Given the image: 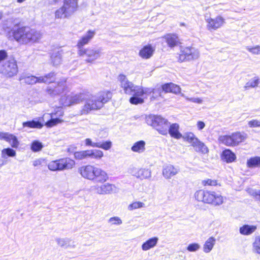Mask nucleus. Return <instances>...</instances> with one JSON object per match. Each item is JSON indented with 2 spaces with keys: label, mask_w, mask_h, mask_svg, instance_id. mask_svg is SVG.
<instances>
[{
  "label": "nucleus",
  "mask_w": 260,
  "mask_h": 260,
  "mask_svg": "<svg viewBox=\"0 0 260 260\" xmlns=\"http://www.w3.org/2000/svg\"><path fill=\"white\" fill-rule=\"evenodd\" d=\"M75 165L74 160L66 157L50 161L48 165V168L52 171H60L71 169Z\"/></svg>",
  "instance_id": "obj_8"
},
{
  "label": "nucleus",
  "mask_w": 260,
  "mask_h": 260,
  "mask_svg": "<svg viewBox=\"0 0 260 260\" xmlns=\"http://www.w3.org/2000/svg\"><path fill=\"white\" fill-rule=\"evenodd\" d=\"M112 98V93L109 91H101L95 95L85 98L84 93H80L68 95L61 98V104L64 106H70L78 104L83 100H85L84 106L80 110L81 115H87L91 111L102 108L104 105L108 102Z\"/></svg>",
  "instance_id": "obj_1"
},
{
  "label": "nucleus",
  "mask_w": 260,
  "mask_h": 260,
  "mask_svg": "<svg viewBox=\"0 0 260 260\" xmlns=\"http://www.w3.org/2000/svg\"><path fill=\"white\" fill-rule=\"evenodd\" d=\"M162 89L165 92L179 93L180 88L179 86L172 83H166L162 86Z\"/></svg>",
  "instance_id": "obj_26"
},
{
  "label": "nucleus",
  "mask_w": 260,
  "mask_h": 260,
  "mask_svg": "<svg viewBox=\"0 0 260 260\" xmlns=\"http://www.w3.org/2000/svg\"><path fill=\"white\" fill-rule=\"evenodd\" d=\"M132 95H133V96L129 99V102L132 104L137 105L144 102V100L141 98L142 95H138L135 94H132Z\"/></svg>",
  "instance_id": "obj_43"
},
{
  "label": "nucleus",
  "mask_w": 260,
  "mask_h": 260,
  "mask_svg": "<svg viewBox=\"0 0 260 260\" xmlns=\"http://www.w3.org/2000/svg\"><path fill=\"white\" fill-rule=\"evenodd\" d=\"M18 66L16 60L10 58L0 63V73L7 77H12L17 74Z\"/></svg>",
  "instance_id": "obj_9"
},
{
  "label": "nucleus",
  "mask_w": 260,
  "mask_h": 260,
  "mask_svg": "<svg viewBox=\"0 0 260 260\" xmlns=\"http://www.w3.org/2000/svg\"><path fill=\"white\" fill-rule=\"evenodd\" d=\"M163 38L170 48H173L180 43L178 37L175 34H168L165 35Z\"/></svg>",
  "instance_id": "obj_20"
},
{
  "label": "nucleus",
  "mask_w": 260,
  "mask_h": 260,
  "mask_svg": "<svg viewBox=\"0 0 260 260\" xmlns=\"http://www.w3.org/2000/svg\"><path fill=\"white\" fill-rule=\"evenodd\" d=\"M183 96L188 101L192 102L193 103L201 104L202 103V100L199 98H188L184 95Z\"/></svg>",
  "instance_id": "obj_53"
},
{
  "label": "nucleus",
  "mask_w": 260,
  "mask_h": 260,
  "mask_svg": "<svg viewBox=\"0 0 260 260\" xmlns=\"http://www.w3.org/2000/svg\"><path fill=\"white\" fill-rule=\"evenodd\" d=\"M79 0H63L62 5L54 13L55 19H69L78 9Z\"/></svg>",
  "instance_id": "obj_5"
},
{
  "label": "nucleus",
  "mask_w": 260,
  "mask_h": 260,
  "mask_svg": "<svg viewBox=\"0 0 260 260\" xmlns=\"http://www.w3.org/2000/svg\"><path fill=\"white\" fill-rule=\"evenodd\" d=\"M200 245L197 243H192L189 244L186 248V249L189 252H196L200 248Z\"/></svg>",
  "instance_id": "obj_45"
},
{
  "label": "nucleus",
  "mask_w": 260,
  "mask_h": 260,
  "mask_svg": "<svg viewBox=\"0 0 260 260\" xmlns=\"http://www.w3.org/2000/svg\"><path fill=\"white\" fill-rule=\"evenodd\" d=\"M253 250L257 253L260 252V237L256 236L253 243Z\"/></svg>",
  "instance_id": "obj_44"
},
{
  "label": "nucleus",
  "mask_w": 260,
  "mask_h": 260,
  "mask_svg": "<svg viewBox=\"0 0 260 260\" xmlns=\"http://www.w3.org/2000/svg\"><path fill=\"white\" fill-rule=\"evenodd\" d=\"M256 229V226L245 224L240 228V233L243 235H249L253 233Z\"/></svg>",
  "instance_id": "obj_30"
},
{
  "label": "nucleus",
  "mask_w": 260,
  "mask_h": 260,
  "mask_svg": "<svg viewBox=\"0 0 260 260\" xmlns=\"http://www.w3.org/2000/svg\"><path fill=\"white\" fill-rule=\"evenodd\" d=\"M146 123L154 128L159 134H168L170 122L160 116L150 115L146 117Z\"/></svg>",
  "instance_id": "obj_6"
},
{
  "label": "nucleus",
  "mask_w": 260,
  "mask_h": 260,
  "mask_svg": "<svg viewBox=\"0 0 260 260\" xmlns=\"http://www.w3.org/2000/svg\"><path fill=\"white\" fill-rule=\"evenodd\" d=\"M12 34L14 39L17 42L23 44L36 42L42 36L40 31L26 26L14 29L12 31Z\"/></svg>",
  "instance_id": "obj_2"
},
{
  "label": "nucleus",
  "mask_w": 260,
  "mask_h": 260,
  "mask_svg": "<svg viewBox=\"0 0 260 260\" xmlns=\"http://www.w3.org/2000/svg\"><path fill=\"white\" fill-rule=\"evenodd\" d=\"M145 142L143 140L139 141L134 144L131 147V150L135 152L141 153L145 150Z\"/></svg>",
  "instance_id": "obj_29"
},
{
  "label": "nucleus",
  "mask_w": 260,
  "mask_h": 260,
  "mask_svg": "<svg viewBox=\"0 0 260 260\" xmlns=\"http://www.w3.org/2000/svg\"><path fill=\"white\" fill-rule=\"evenodd\" d=\"M51 61L54 66H58L61 61V53L59 51L54 52L51 56Z\"/></svg>",
  "instance_id": "obj_34"
},
{
  "label": "nucleus",
  "mask_w": 260,
  "mask_h": 260,
  "mask_svg": "<svg viewBox=\"0 0 260 260\" xmlns=\"http://www.w3.org/2000/svg\"><path fill=\"white\" fill-rule=\"evenodd\" d=\"M245 139V136L240 132H236L231 135L220 136L218 140L220 143L228 146H234L238 145Z\"/></svg>",
  "instance_id": "obj_12"
},
{
  "label": "nucleus",
  "mask_w": 260,
  "mask_h": 260,
  "mask_svg": "<svg viewBox=\"0 0 260 260\" xmlns=\"http://www.w3.org/2000/svg\"><path fill=\"white\" fill-rule=\"evenodd\" d=\"M5 134V133H4V132L0 133V140H4Z\"/></svg>",
  "instance_id": "obj_60"
},
{
  "label": "nucleus",
  "mask_w": 260,
  "mask_h": 260,
  "mask_svg": "<svg viewBox=\"0 0 260 260\" xmlns=\"http://www.w3.org/2000/svg\"><path fill=\"white\" fill-rule=\"evenodd\" d=\"M57 113H52L51 115V118L50 120L47 121L45 123V125L48 127H51L53 126L56 125V124L61 123L62 120L59 119V118H53V117Z\"/></svg>",
  "instance_id": "obj_35"
},
{
  "label": "nucleus",
  "mask_w": 260,
  "mask_h": 260,
  "mask_svg": "<svg viewBox=\"0 0 260 260\" xmlns=\"http://www.w3.org/2000/svg\"><path fill=\"white\" fill-rule=\"evenodd\" d=\"M108 222L112 225H119L122 224V220L117 216L111 217L108 220Z\"/></svg>",
  "instance_id": "obj_46"
},
{
  "label": "nucleus",
  "mask_w": 260,
  "mask_h": 260,
  "mask_svg": "<svg viewBox=\"0 0 260 260\" xmlns=\"http://www.w3.org/2000/svg\"><path fill=\"white\" fill-rule=\"evenodd\" d=\"M246 49L253 54H260V46L257 45L253 47H250L247 46Z\"/></svg>",
  "instance_id": "obj_48"
},
{
  "label": "nucleus",
  "mask_w": 260,
  "mask_h": 260,
  "mask_svg": "<svg viewBox=\"0 0 260 260\" xmlns=\"http://www.w3.org/2000/svg\"><path fill=\"white\" fill-rule=\"evenodd\" d=\"M88 158L100 159L104 155L103 151L98 149L88 150Z\"/></svg>",
  "instance_id": "obj_33"
},
{
  "label": "nucleus",
  "mask_w": 260,
  "mask_h": 260,
  "mask_svg": "<svg viewBox=\"0 0 260 260\" xmlns=\"http://www.w3.org/2000/svg\"><path fill=\"white\" fill-rule=\"evenodd\" d=\"M203 184L205 185H208L210 186H215L217 185V181L215 180H211L208 179L203 181Z\"/></svg>",
  "instance_id": "obj_52"
},
{
  "label": "nucleus",
  "mask_w": 260,
  "mask_h": 260,
  "mask_svg": "<svg viewBox=\"0 0 260 260\" xmlns=\"http://www.w3.org/2000/svg\"><path fill=\"white\" fill-rule=\"evenodd\" d=\"M85 145L86 146H90L92 147H97L98 142H93L89 138H86L85 140Z\"/></svg>",
  "instance_id": "obj_51"
},
{
  "label": "nucleus",
  "mask_w": 260,
  "mask_h": 260,
  "mask_svg": "<svg viewBox=\"0 0 260 260\" xmlns=\"http://www.w3.org/2000/svg\"><path fill=\"white\" fill-rule=\"evenodd\" d=\"M5 158H0V167H2L4 165H5L7 163V160L5 159Z\"/></svg>",
  "instance_id": "obj_57"
},
{
  "label": "nucleus",
  "mask_w": 260,
  "mask_h": 260,
  "mask_svg": "<svg viewBox=\"0 0 260 260\" xmlns=\"http://www.w3.org/2000/svg\"><path fill=\"white\" fill-rule=\"evenodd\" d=\"M206 22L207 29L212 31L221 27L225 23V19L221 16H217L214 18H206Z\"/></svg>",
  "instance_id": "obj_16"
},
{
  "label": "nucleus",
  "mask_w": 260,
  "mask_h": 260,
  "mask_svg": "<svg viewBox=\"0 0 260 260\" xmlns=\"http://www.w3.org/2000/svg\"><path fill=\"white\" fill-rule=\"evenodd\" d=\"M37 82L46 83V81L45 80L44 76L37 77Z\"/></svg>",
  "instance_id": "obj_56"
},
{
  "label": "nucleus",
  "mask_w": 260,
  "mask_h": 260,
  "mask_svg": "<svg viewBox=\"0 0 260 260\" xmlns=\"http://www.w3.org/2000/svg\"><path fill=\"white\" fill-rule=\"evenodd\" d=\"M59 115H59V116H62V115H63V112H62V111H59Z\"/></svg>",
  "instance_id": "obj_62"
},
{
  "label": "nucleus",
  "mask_w": 260,
  "mask_h": 260,
  "mask_svg": "<svg viewBox=\"0 0 260 260\" xmlns=\"http://www.w3.org/2000/svg\"><path fill=\"white\" fill-rule=\"evenodd\" d=\"M145 207V205L144 203L137 201L134 202L128 205V209L129 210H133L135 209H139V208H142Z\"/></svg>",
  "instance_id": "obj_42"
},
{
  "label": "nucleus",
  "mask_w": 260,
  "mask_h": 260,
  "mask_svg": "<svg viewBox=\"0 0 260 260\" xmlns=\"http://www.w3.org/2000/svg\"><path fill=\"white\" fill-rule=\"evenodd\" d=\"M8 56L7 52L4 50H0V61L6 59Z\"/></svg>",
  "instance_id": "obj_54"
},
{
  "label": "nucleus",
  "mask_w": 260,
  "mask_h": 260,
  "mask_svg": "<svg viewBox=\"0 0 260 260\" xmlns=\"http://www.w3.org/2000/svg\"><path fill=\"white\" fill-rule=\"evenodd\" d=\"M205 126V124L203 121H199L197 123V126L199 130H202V129H203Z\"/></svg>",
  "instance_id": "obj_55"
},
{
  "label": "nucleus",
  "mask_w": 260,
  "mask_h": 260,
  "mask_svg": "<svg viewBox=\"0 0 260 260\" xmlns=\"http://www.w3.org/2000/svg\"><path fill=\"white\" fill-rule=\"evenodd\" d=\"M199 56L198 49L191 46L182 48L177 58L179 61L184 62L197 59Z\"/></svg>",
  "instance_id": "obj_11"
},
{
  "label": "nucleus",
  "mask_w": 260,
  "mask_h": 260,
  "mask_svg": "<svg viewBox=\"0 0 260 260\" xmlns=\"http://www.w3.org/2000/svg\"><path fill=\"white\" fill-rule=\"evenodd\" d=\"M196 200L204 203L219 206L223 202V197L218 193L213 191L199 190L194 194Z\"/></svg>",
  "instance_id": "obj_4"
},
{
  "label": "nucleus",
  "mask_w": 260,
  "mask_h": 260,
  "mask_svg": "<svg viewBox=\"0 0 260 260\" xmlns=\"http://www.w3.org/2000/svg\"><path fill=\"white\" fill-rule=\"evenodd\" d=\"M222 159L226 162H232L234 161L236 158V155L230 149H226L222 152L221 155Z\"/></svg>",
  "instance_id": "obj_28"
},
{
  "label": "nucleus",
  "mask_w": 260,
  "mask_h": 260,
  "mask_svg": "<svg viewBox=\"0 0 260 260\" xmlns=\"http://www.w3.org/2000/svg\"><path fill=\"white\" fill-rule=\"evenodd\" d=\"M16 151L12 148H5L2 151V157L7 158V157H14L16 155Z\"/></svg>",
  "instance_id": "obj_36"
},
{
  "label": "nucleus",
  "mask_w": 260,
  "mask_h": 260,
  "mask_svg": "<svg viewBox=\"0 0 260 260\" xmlns=\"http://www.w3.org/2000/svg\"><path fill=\"white\" fill-rule=\"evenodd\" d=\"M55 241L59 246L64 248H74L76 247L75 242L72 241V240L70 238H57L55 239Z\"/></svg>",
  "instance_id": "obj_21"
},
{
  "label": "nucleus",
  "mask_w": 260,
  "mask_h": 260,
  "mask_svg": "<svg viewBox=\"0 0 260 260\" xmlns=\"http://www.w3.org/2000/svg\"><path fill=\"white\" fill-rule=\"evenodd\" d=\"M22 125L23 127H28L37 128H41L43 126V124L41 122L35 120L23 122Z\"/></svg>",
  "instance_id": "obj_31"
},
{
  "label": "nucleus",
  "mask_w": 260,
  "mask_h": 260,
  "mask_svg": "<svg viewBox=\"0 0 260 260\" xmlns=\"http://www.w3.org/2000/svg\"><path fill=\"white\" fill-rule=\"evenodd\" d=\"M258 84L259 79L257 77H254L246 83L244 88L246 89H247L249 88H254L256 87Z\"/></svg>",
  "instance_id": "obj_40"
},
{
  "label": "nucleus",
  "mask_w": 260,
  "mask_h": 260,
  "mask_svg": "<svg viewBox=\"0 0 260 260\" xmlns=\"http://www.w3.org/2000/svg\"><path fill=\"white\" fill-rule=\"evenodd\" d=\"M43 145L41 142L39 141H34L31 145V149L33 152H38L42 150Z\"/></svg>",
  "instance_id": "obj_41"
},
{
  "label": "nucleus",
  "mask_w": 260,
  "mask_h": 260,
  "mask_svg": "<svg viewBox=\"0 0 260 260\" xmlns=\"http://www.w3.org/2000/svg\"><path fill=\"white\" fill-rule=\"evenodd\" d=\"M118 80L120 82L121 87L123 89L125 93L129 95L132 94L138 95H144L143 89L129 81L124 75L120 74L118 76Z\"/></svg>",
  "instance_id": "obj_7"
},
{
  "label": "nucleus",
  "mask_w": 260,
  "mask_h": 260,
  "mask_svg": "<svg viewBox=\"0 0 260 260\" xmlns=\"http://www.w3.org/2000/svg\"><path fill=\"white\" fill-rule=\"evenodd\" d=\"M154 51L151 45H146L140 51L139 55L143 58L148 59L152 56Z\"/></svg>",
  "instance_id": "obj_23"
},
{
  "label": "nucleus",
  "mask_w": 260,
  "mask_h": 260,
  "mask_svg": "<svg viewBox=\"0 0 260 260\" xmlns=\"http://www.w3.org/2000/svg\"><path fill=\"white\" fill-rule=\"evenodd\" d=\"M91 191L99 194H110L116 192V186L112 184L106 183L101 185H95L91 186Z\"/></svg>",
  "instance_id": "obj_15"
},
{
  "label": "nucleus",
  "mask_w": 260,
  "mask_h": 260,
  "mask_svg": "<svg viewBox=\"0 0 260 260\" xmlns=\"http://www.w3.org/2000/svg\"><path fill=\"white\" fill-rule=\"evenodd\" d=\"M112 145V142L110 141L98 142L96 148H102L105 150H108L111 148Z\"/></svg>",
  "instance_id": "obj_39"
},
{
  "label": "nucleus",
  "mask_w": 260,
  "mask_h": 260,
  "mask_svg": "<svg viewBox=\"0 0 260 260\" xmlns=\"http://www.w3.org/2000/svg\"><path fill=\"white\" fill-rule=\"evenodd\" d=\"M82 177L95 182L104 183L108 179L107 173L101 168L92 165L83 166L78 169Z\"/></svg>",
  "instance_id": "obj_3"
},
{
  "label": "nucleus",
  "mask_w": 260,
  "mask_h": 260,
  "mask_svg": "<svg viewBox=\"0 0 260 260\" xmlns=\"http://www.w3.org/2000/svg\"><path fill=\"white\" fill-rule=\"evenodd\" d=\"M247 166L250 168L260 167V157L254 156L250 157L247 161Z\"/></svg>",
  "instance_id": "obj_32"
},
{
  "label": "nucleus",
  "mask_w": 260,
  "mask_h": 260,
  "mask_svg": "<svg viewBox=\"0 0 260 260\" xmlns=\"http://www.w3.org/2000/svg\"><path fill=\"white\" fill-rule=\"evenodd\" d=\"M158 241V238L156 237L151 238L143 243L142 245V249L144 251H147L155 247Z\"/></svg>",
  "instance_id": "obj_24"
},
{
  "label": "nucleus",
  "mask_w": 260,
  "mask_h": 260,
  "mask_svg": "<svg viewBox=\"0 0 260 260\" xmlns=\"http://www.w3.org/2000/svg\"><path fill=\"white\" fill-rule=\"evenodd\" d=\"M102 49L89 47L86 49L78 50V54L80 56L85 57V60L87 62L91 63L100 57L102 54Z\"/></svg>",
  "instance_id": "obj_13"
},
{
  "label": "nucleus",
  "mask_w": 260,
  "mask_h": 260,
  "mask_svg": "<svg viewBox=\"0 0 260 260\" xmlns=\"http://www.w3.org/2000/svg\"><path fill=\"white\" fill-rule=\"evenodd\" d=\"M74 157L77 160H83L88 158V150L75 152Z\"/></svg>",
  "instance_id": "obj_38"
},
{
  "label": "nucleus",
  "mask_w": 260,
  "mask_h": 260,
  "mask_svg": "<svg viewBox=\"0 0 260 260\" xmlns=\"http://www.w3.org/2000/svg\"><path fill=\"white\" fill-rule=\"evenodd\" d=\"M62 0H52L53 2L54 3V4H57L58 3H59L60 2H61Z\"/></svg>",
  "instance_id": "obj_61"
},
{
  "label": "nucleus",
  "mask_w": 260,
  "mask_h": 260,
  "mask_svg": "<svg viewBox=\"0 0 260 260\" xmlns=\"http://www.w3.org/2000/svg\"><path fill=\"white\" fill-rule=\"evenodd\" d=\"M3 17V13L2 12H0V20Z\"/></svg>",
  "instance_id": "obj_63"
},
{
  "label": "nucleus",
  "mask_w": 260,
  "mask_h": 260,
  "mask_svg": "<svg viewBox=\"0 0 260 260\" xmlns=\"http://www.w3.org/2000/svg\"><path fill=\"white\" fill-rule=\"evenodd\" d=\"M143 90L144 91V94H147V93H150L152 92H154L153 91L154 90L153 89H151V88H146L145 89H143Z\"/></svg>",
  "instance_id": "obj_58"
},
{
  "label": "nucleus",
  "mask_w": 260,
  "mask_h": 260,
  "mask_svg": "<svg viewBox=\"0 0 260 260\" xmlns=\"http://www.w3.org/2000/svg\"><path fill=\"white\" fill-rule=\"evenodd\" d=\"M20 81H23V82L27 84H33L37 83V77L34 76H21L20 78Z\"/></svg>",
  "instance_id": "obj_37"
},
{
  "label": "nucleus",
  "mask_w": 260,
  "mask_h": 260,
  "mask_svg": "<svg viewBox=\"0 0 260 260\" xmlns=\"http://www.w3.org/2000/svg\"><path fill=\"white\" fill-rule=\"evenodd\" d=\"M215 243L216 239L213 237H209L203 245V251L206 253H209L213 248Z\"/></svg>",
  "instance_id": "obj_25"
},
{
  "label": "nucleus",
  "mask_w": 260,
  "mask_h": 260,
  "mask_svg": "<svg viewBox=\"0 0 260 260\" xmlns=\"http://www.w3.org/2000/svg\"><path fill=\"white\" fill-rule=\"evenodd\" d=\"M248 125L250 128L260 127V121L256 119H252L249 121Z\"/></svg>",
  "instance_id": "obj_49"
},
{
  "label": "nucleus",
  "mask_w": 260,
  "mask_h": 260,
  "mask_svg": "<svg viewBox=\"0 0 260 260\" xmlns=\"http://www.w3.org/2000/svg\"><path fill=\"white\" fill-rule=\"evenodd\" d=\"M255 194L256 199L259 200L260 201V191H258L257 192H255Z\"/></svg>",
  "instance_id": "obj_59"
},
{
  "label": "nucleus",
  "mask_w": 260,
  "mask_h": 260,
  "mask_svg": "<svg viewBox=\"0 0 260 260\" xmlns=\"http://www.w3.org/2000/svg\"><path fill=\"white\" fill-rule=\"evenodd\" d=\"M95 35V31L92 30H88L87 32L79 39L77 43V47L78 50L84 49L83 46L87 44Z\"/></svg>",
  "instance_id": "obj_19"
},
{
  "label": "nucleus",
  "mask_w": 260,
  "mask_h": 260,
  "mask_svg": "<svg viewBox=\"0 0 260 260\" xmlns=\"http://www.w3.org/2000/svg\"><path fill=\"white\" fill-rule=\"evenodd\" d=\"M66 79L63 78L60 82L48 86L46 89L47 92L51 96L60 94L66 89Z\"/></svg>",
  "instance_id": "obj_14"
},
{
  "label": "nucleus",
  "mask_w": 260,
  "mask_h": 260,
  "mask_svg": "<svg viewBox=\"0 0 260 260\" xmlns=\"http://www.w3.org/2000/svg\"><path fill=\"white\" fill-rule=\"evenodd\" d=\"M185 139L193 147L196 152L203 154H208L209 149L192 133H186L184 135Z\"/></svg>",
  "instance_id": "obj_10"
},
{
  "label": "nucleus",
  "mask_w": 260,
  "mask_h": 260,
  "mask_svg": "<svg viewBox=\"0 0 260 260\" xmlns=\"http://www.w3.org/2000/svg\"><path fill=\"white\" fill-rule=\"evenodd\" d=\"M46 163V160L42 158H40L34 160L32 161V165L34 167H39L42 166L44 164Z\"/></svg>",
  "instance_id": "obj_50"
},
{
  "label": "nucleus",
  "mask_w": 260,
  "mask_h": 260,
  "mask_svg": "<svg viewBox=\"0 0 260 260\" xmlns=\"http://www.w3.org/2000/svg\"><path fill=\"white\" fill-rule=\"evenodd\" d=\"M131 173L133 176L140 180L148 179L151 176V171L147 169H134Z\"/></svg>",
  "instance_id": "obj_18"
},
{
  "label": "nucleus",
  "mask_w": 260,
  "mask_h": 260,
  "mask_svg": "<svg viewBox=\"0 0 260 260\" xmlns=\"http://www.w3.org/2000/svg\"><path fill=\"white\" fill-rule=\"evenodd\" d=\"M4 140L8 142L12 148H16L19 145L16 136L9 133H5Z\"/></svg>",
  "instance_id": "obj_22"
},
{
  "label": "nucleus",
  "mask_w": 260,
  "mask_h": 260,
  "mask_svg": "<svg viewBox=\"0 0 260 260\" xmlns=\"http://www.w3.org/2000/svg\"><path fill=\"white\" fill-rule=\"evenodd\" d=\"M180 171L178 167L169 164L164 166L162 171L163 176L166 179H170L176 175Z\"/></svg>",
  "instance_id": "obj_17"
},
{
  "label": "nucleus",
  "mask_w": 260,
  "mask_h": 260,
  "mask_svg": "<svg viewBox=\"0 0 260 260\" xmlns=\"http://www.w3.org/2000/svg\"><path fill=\"white\" fill-rule=\"evenodd\" d=\"M181 25H184V23H181Z\"/></svg>",
  "instance_id": "obj_64"
},
{
  "label": "nucleus",
  "mask_w": 260,
  "mask_h": 260,
  "mask_svg": "<svg viewBox=\"0 0 260 260\" xmlns=\"http://www.w3.org/2000/svg\"><path fill=\"white\" fill-rule=\"evenodd\" d=\"M179 125L177 123H173L169 125L168 133L170 134L171 137L176 139H180L182 137V135L179 132Z\"/></svg>",
  "instance_id": "obj_27"
},
{
  "label": "nucleus",
  "mask_w": 260,
  "mask_h": 260,
  "mask_svg": "<svg viewBox=\"0 0 260 260\" xmlns=\"http://www.w3.org/2000/svg\"><path fill=\"white\" fill-rule=\"evenodd\" d=\"M55 74L54 72H51L45 75V80L46 81V83L53 82L55 80Z\"/></svg>",
  "instance_id": "obj_47"
}]
</instances>
